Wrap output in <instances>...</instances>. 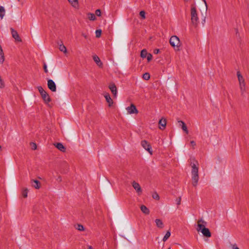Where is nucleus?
I'll use <instances>...</instances> for the list:
<instances>
[{"label": "nucleus", "instance_id": "obj_1", "mask_svg": "<svg viewBox=\"0 0 249 249\" xmlns=\"http://www.w3.org/2000/svg\"><path fill=\"white\" fill-rule=\"evenodd\" d=\"M207 223L203 219L198 220L196 230L197 231H201L203 236L207 237L211 236V233L208 228H206Z\"/></svg>", "mask_w": 249, "mask_h": 249}, {"label": "nucleus", "instance_id": "obj_2", "mask_svg": "<svg viewBox=\"0 0 249 249\" xmlns=\"http://www.w3.org/2000/svg\"><path fill=\"white\" fill-rule=\"evenodd\" d=\"M191 166L192 167V184L196 187L197 184L199 179L198 163L197 161H195L193 163L191 162Z\"/></svg>", "mask_w": 249, "mask_h": 249}, {"label": "nucleus", "instance_id": "obj_3", "mask_svg": "<svg viewBox=\"0 0 249 249\" xmlns=\"http://www.w3.org/2000/svg\"><path fill=\"white\" fill-rule=\"evenodd\" d=\"M237 76L239 81L241 94L242 96H244L245 93L246 92V85L245 79L243 76L241 75L240 71H237Z\"/></svg>", "mask_w": 249, "mask_h": 249}, {"label": "nucleus", "instance_id": "obj_4", "mask_svg": "<svg viewBox=\"0 0 249 249\" xmlns=\"http://www.w3.org/2000/svg\"><path fill=\"white\" fill-rule=\"evenodd\" d=\"M191 19L193 25L197 26L198 23V17L195 6L192 5L191 8Z\"/></svg>", "mask_w": 249, "mask_h": 249}, {"label": "nucleus", "instance_id": "obj_5", "mask_svg": "<svg viewBox=\"0 0 249 249\" xmlns=\"http://www.w3.org/2000/svg\"><path fill=\"white\" fill-rule=\"evenodd\" d=\"M170 44L176 51H178L179 50V47L180 43L179 38L178 36H171L170 39Z\"/></svg>", "mask_w": 249, "mask_h": 249}, {"label": "nucleus", "instance_id": "obj_6", "mask_svg": "<svg viewBox=\"0 0 249 249\" xmlns=\"http://www.w3.org/2000/svg\"><path fill=\"white\" fill-rule=\"evenodd\" d=\"M141 145L142 147L150 154H152V147L149 142L146 140H142L141 142Z\"/></svg>", "mask_w": 249, "mask_h": 249}, {"label": "nucleus", "instance_id": "obj_7", "mask_svg": "<svg viewBox=\"0 0 249 249\" xmlns=\"http://www.w3.org/2000/svg\"><path fill=\"white\" fill-rule=\"evenodd\" d=\"M126 110H127L128 114H129L138 113V110L133 104H131L130 106L127 107L126 108Z\"/></svg>", "mask_w": 249, "mask_h": 249}, {"label": "nucleus", "instance_id": "obj_8", "mask_svg": "<svg viewBox=\"0 0 249 249\" xmlns=\"http://www.w3.org/2000/svg\"><path fill=\"white\" fill-rule=\"evenodd\" d=\"M132 185L134 189L136 191L137 194L140 196L142 193V189L140 185L135 181H133L132 183Z\"/></svg>", "mask_w": 249, "mask_h": 249}, {"label": "nucleus", "instance_id": "obj_9", "mask_svg": "<svg viewBox=\"0 0 249 249\" xmlns=\"http://www.w3.org/2000/svg\"><path fill=\"white\" fill-rule=\"evenodd\" d=\"M47 85L48 88L53 92H55L56 90V88L55 83L53 80L49 79L47 82Z\"/></svg>", "mask_w": 249, "mask_h": 249}, {"label": "nucleus", "instance_id": "obj_10", "mask_svg": "<svg viewBox=\"0 0 249 249\" xmlns=\"http://www.w3.org/2000/svg\"><path fill=\"white\" fill-rule=\"evenodd\" d=\"M108 87L112 94L114 96H116L117 93V90L115 84L113 83H110Z\"/></svg>", "mask_w": 249, "mask_h": 249}, {"label": "nucleus", "instance_id": "obj_11", "mask_svg": "<svg viewBox=\"0 0 249 249\" xmlns=\"http://www.w3.org/2000/svg\"><path fill=\"white\" fill-rule=\"evenodd\" d=\"M11 33L13 37L14 38L16 41L18 42L21 41V39L19 37L18 32L12 28L11 29Z\"/></svg>", "mask_w": 249, "mask_h": 249}, {"label": "nucleus", "instance_id": "obj_12", "mask_svg": "<svg viewBox=\"0 0 249 249\" xmlns=\"http://www.w3.org/2000/svg\"><path fill=\"white\" fill-rule=\"evenodd\" d=\"M107 102L108 104V106L111 107L113 103V100L110 97V95L108 93H106L104 95Z\"/></svg>", "mask_w": 249, "mask_h": 249}, {"label": "nucleus", "instance_id": "obj_13", "mask_svg": "<svg viewBox=\"0 0 249 249\" xmlns=\"http://www.w3.org/2000/svg\"><path fill=\"white\" fill-rule=\"evenodd\" d=\"M159 128L160 129L163 130L165 128L166 125V120L165 119L162 118L161 119L159 122Z\"/></svg>", "mask_w": 249, "mask_h": 249}, {"label": "nucleus", "instance_id": "obj_14", "mask_svg": "<svg viewBox=\"0 0 249 249\" xmlns=\"http://www.w3.org/2000/svg\"><path fill=\"white\" fill-rule=\"evenodd\" d=\"M41 95L45 103L48 104L50 102L51 98L46 91Z\"/></svg>", "mask_w": 249, "mask_h": 249}, {"label": "nucleus", "instance_id": "obj_15", "mask_svg": "<svg viewBox=\"0 0 249 249\" xmlns=\"http://www.w3.org/2000/svg\"><path fill=\"white\" fill-rule=\"evenodd\" d=\"M31 185L36 189H38L40 188V183L37 180L32 179L31 180Z\"/></svg>", "mask_w": 249, "mask_h": 249}, {"label": "nucleus", "instance_id": "obj_16", "mask_svg": "<svg viewBox=\"0 0 249 249\" xmlns=\"http://www.w3.org/2000/svg\"><path fill=\"white\" fill-rule=\"evenodd\" d=\"M178 123L180 124V125L181 127V128L182 129V130L187 134H188V133H189V131L188 130V129H187V127L185 124L184 123V122L182 121H178Z\"/></svg>", "mask_w": 249, "mask_h": 249}, {"label": "nucleus", "instance_id": "obj_17", "mask_svg": "<svg viewBox=\"0 0 249 249\" xmlns=\"http://www.w3.org/2000/svg\"><path fill=\"white\" fill-rule=\"evenodd\" d=\"M93 59L94 62L99 67H101L102 66L103 64L101 62L100 58L98 56L94 55L93 57Z\"/></svg>", "mask_w": 249, "mask_h": 249}, {"label": "nucleus", "instance_id": "obj_18", "mask_svg": "<svg viewBox=\"0 0 249 249\" xmlns=\"http://www.w3.org/2000/svg\"><path fill=\"white\" fill-rule=\"evenodd\" d=\"M55 147L61 152H65L66 150V148L61 143H56L54 144Z\"/></svg>", "mask_w": 249, "mask_h": 249}, {"label": "nucleus", "instance_id": "obj_19", "mask_svg": "<svg viewBox=\"0 0 249 249\" xmlns=\"http://www.w3.org/2000/svg\"><path fill=\"white\" fill-rule=\"evenodd\" d=\"M68 0L73 7H74L75 8H78L79 5H78V0Z\"/></svg>", "mask_w": 249, "mask_h": 249}, {"label": "nucleus", "instance_id": "obj_20", "mask_svg": "<svg viewBox=\"0 0 249 249\" xmlns=\"http://www.w3.org/2000/svg\"><path fill=\"white\" fill-rule=\"evenodd\" d=\"M155 223L158 228L162 229L164 227L162 221L160 219H156L155 220Z\"/></svg>", "mask_w": 249, "mask_h": 249}, {"label": "nucleus", "instance_id": "obj_21", "mask_svg": "<svg viewBox=\"0 0 249 249\" xmlns=\"http://www.w3.org/2000/svg\"><path fill=\"white\" fill-rule=\"evenodd\" d=\"M58 44L59 45V50L65 53H67V50L66 47L63 45L62 42L61 41V43L60 44L58 43Z\"/></svg>", "mask_w": 249, "mask_h": 249}, {"label": "nucleus", "instance_id": "obj_22", "mask_svg": "<svg viewBox=\"0 0 249 249\" xmlns=\"http://www.w3.org/2000/svg\"><path fill=\"white\" fill-rule=\"evenodd\" d=\"M140 208L141 210L143 213L145 214H148L149 213V210L145 205H142Z\"/></svg>", "mask_w": 249, "mask_h": 249}, {"label": "nucleus", "instance_id": "obj_23", "mask_svg": "<svg viewBox=\"0 0 249 249\" xmlns=\"http://www.w3.org/2000/svg\"><path fill=\"white\" fill-rule=\"evenodd\" d=\"M5 10L4 8L2 6H0V18L1 19H2L5 15Z\"/></svg>", "mask_w": 249, "mask_h": 249}, {"label": "nucleus", "instance_id": "obj_24", "mask_svg": "<svg viewBox=\"0 0 249 249\" xmlns=\"http://www.w3.org/2000/svg\"><path fill=\"white\" fill-rule=\"evenodd\" d=\"M88 18L90 20L94 21L96 19V17L95 15L91 13H89L87 14Z\"/></svg>", "mask_w": 249, "mask_h": 249}, {"label": "nucleus", "instance_id": "obj_25", "mask_svg": "<svg viewBox=\"0 0 249 249\" xmlns=\"http://www.w3.org/2000/svg\"><path fill=\"white\" fill-rule=\"evenodd\" d=\"M147 52L146 49H143L141 52V57L142 58H144L146 57Z\"/></svg>", "mask_w": 249, "mask_h": 249}, {"label": "nucleus", "instance_id": "obj_26", "mask_svg": "<svg viewBox=\"0 0 249 249\" xmlns=\"http://www.w3.org/2000/svg\"><path fill=\"white\" fill-rule=\"evenodd\" d=\"M171 235V233H170V231H167L165 234V235H164V236L163 237V241L164 242L166 241L169 238V237Z\"/></svg>", "mask_w": 249, "mask_h": 249}, {"label": "nucleus", "instance_id": "obj_27", "mask_svg": "<svg viewBox=\"0 0 249 249\" xmlns=\"http://www.w3.org/2000/svg\"><path fill=\"white\" fill-rule=\"evenodd\" d=\"M75 228L79 231H83L85 230L84 226L81 224H77Z\"/></svg>", "mask_w": 249, "mask_h": 249}, {"label": "nucleus", "instance_id": "obj_28", "mask_svg": "<svg viewBox=\"0 0 249 249\" xmlns=\"http://www.w3.org/2000/svg\"><path fill=\"white\" fill-rule=\"evenodd\" d=\"M150 74L149 73L147 72L144 73L142 75V78L146 80H149L150 79Z\"/></svg>", "mask_w": 249, "mask_h": 249}, {"label": "nucleus", "instance_id": "obj_29", "mask_svg": "<svg viewBox=\"0 0 249 249\" xmlns=\"http://www.w3.org/2000/svg\"><path fill=\"white\" fill-rule=\"evenodd\" d=\"M22 195L23 197H24V198H26L27 197V196H28V189H25L23 190V191L22 192Z\"/></svg>", "mask_w": 249, "mask_h": 249}, {"label": "nucleus", "instance_id": "obj_30", "mask_svg": "<svg viewBox=\"0 0 249 249\" xmlns=\"http://www.w3.org/2000/svg\"><path fill=\"white\" fill-rule=\"evenodd\" d=\"M37 89H38V91L39 92L40 95H41L42 94H43L44 93H45L46 92V91H45L44 90L43 88L41 86L38 87Z\"/></svg>", "mask_w": 249, "mask_h": 249}, {"label": "nucleus", "instance_id": "obj_31", "mask_svg": "<svg viewBox=\"0 0 249 249\" xmlns=\"http://www.w3.org/2000/svg\"><path fill=\"white\" fill-rule=\"evenodd\" d=\"M101 33H102V31L101 30H97L95 32V34H96V37H99L101 36Z\"/></svg>", "mask_w": 249, "mask_h": 249}, {"label": "nucleus", "instance_id": "obj_32", "mask_svg": "<svg viewBox=\"0 0 249 249\" xmlns=\"http://www.w3.org/2000/svg\"><path fill=\"white\" fill-rule=\"evenodd\" d=\"M4 87V83L0 75V88L2 89Z\"/></svg>", "mask_w": 249, "mask_h": 249}, {"label": "nucleus", "instance_id": "obj_33", "mask_svg": "<svg viewBox=\"0 0 249 249\" xmlns=\"http://www.w3.org/2000/svg\"><path fill=\"white\" fill-rule=\"evenodd\" d=\"M152 197L154 199L156 200H159L160 199V196L157 193H154L152 195Z\"/></svg>", "mask_w": 249, "mask_h": 249}, {"label": "nucleus", "instance_id": "obj_34", "mask_svg": "<svg viewBox=\"0 0 249 249\" xmlns=\"http://www.w3.org/2000/svg\"><path fill=\"white\" fill-rule=\"evenodd\" d=\"M30 145H31V146L32 147V149L33 150H36V148H37V146H36V143H34V142H31L30 143Z\"/></svg>", "mask_w": 249, "mask_h": 249}, {"label": "nucleus", "instance_id": "obj_35", "mask_svg": "<svg viewBox=\"0 0 249 249\" xmlns=\"http://www.w3.org/2000/svg\"><path fill=\"white\" fill-rule=\"evenodd\" d=\"M140 15L143 19H144L145 18V13L144 11H141L140 12Z\"/></svg>", "mask_w": 249, "mask_h": 249}, {"label": "nucleus", "instance_id": "obj_36", "mask_svg": "<svg viewBox=\"0 0 249 249\" xmlns=\"http://www.w3.org/2000/svg\"><path fill=\"white\" fill-rule=\"evenodd\" d=\"M147 59L148 62L151 60L152 58V55L151 53H148L146 55Z\"/></svg>", "mask_w": 249, "mask_h": 249}, {"label": "nucleus", "instance_id": "obj_37", "mask_svg": "<svg viewBox=\"0 0 249 249\" xmlns=\"http://www.w3.org/2000/svg\"><path fill=\"white\" fill-rule=\"evenodd\" d=\"M82 36L85 38L88 39L89 38V34L87 33H82Z\"/></svg>", "mask_w": 249, "mask_h": 249}, {"label": "nucleus", "instance_id": "obj_38", "mask_svg": "<svg viewBox=\"0 0 249 249\" xmlns=\"http://www.w3.org/2000/svg\"><path fill=\"white\" fill-rule=\"evenodd\" d=\"M95 14L96 16L100 17L101 16V12L100 9H97L95 11Z\"/></svg>", "mask_w": 249, "mask_h": 249}, {"label": "nucleus", "instance_id": "obj_39", "mask_svg": "<svg viewBox=\"0 0 249 249\" xmlns=\"http://www.w3.org/2000/svg\"><path fill=\"white\" fill-rule=\"evenodd\" d=\"M43 68H44V71L45 73H48V69H47V65L45 63H44L43 64Z\"/></svg>", "mask_w": 249, "mask_h": 249}, {"label": "nucleus", "instance_id": "obj_40", "mask_svg": "<svg viewBox=\"0 0 249 249\" xmlns=\"http://www.w3.org/2000/svg\"><path fill=\"white\" fill-rule=\"evenodd\" d=\"M176 201H177V205H179L180 204V202H181V197H179L176 200Z\"/></svg>", "mask_w": 249, "mask_h": 249}, {"label": "nucleus", "instance_id": "obj_41", "mask_svg": "<svg viewBox=\"0 0 249 249\" xmlns=\"http://www.w3.org/2000/svg\"><path fill=\"white\" fill-rule=\"evenodd\" d=\"M232 249H239L238 247H237V245L234 244L231 245Z\"/></svg>", "mask_w": 249, "mask_h": 249}, {"label": "nucleus", "instance_id": "obj_42", "mask_svg": "<svg viewBox=\"0 0 249 249\" xmlns=\"http://www.w3.org/2000/svg\"><path fill=\"white\" fill-rule=\"evenodd\" d=\"M160 52V50L159 49H155L154 50V52L153 53H155V54H158Z\"/></svg>", "mask_w": 249, "mask_h": 249}, {"label": "nucleus", "instance_id": "obj_43", "mask_svg": "<svg viewBox=\"0 0 249 249\" xmlns=\"http://www.w3.org/2000/svg\"><path fill=\"white\" fill-rule=\"evenodd\" d=\"M190 143L192 146H196V142L194 141H191Z\"/></svg>", "mask_w": 249, "mask_h": 249}, {"label": "nucleus", "instance_id": "obj_44", "mask_svg": "<svg viewBox=\"0 0 249 249\" xmlns=\"http://www.w3.org/2000/svg\"><path fill=\"white\" fill-rule=\"evenodd\" d=\"M202 1L204 2L206 8H207V4L206 0H202Z\"/></svg>", "mask_w": 249, "mask_h": 249}, {"label": "nucleus", "instance_id": "obj_45", "mask_svg": "<svg viewBox=\"0 0 249 249\" xmlns=\"http://www.w3.org/2000/svg\"><path fill=\"white\" fill-rule=\"evenodd\" d=\"M87 247H88V249H93V248L92 247V246H91L90 245H88Z\"/></svg>", "mask_w": 249, "mask_h": 249}, {"label": "nucleus", "instance_id": "obj_46", "mask_svg": "<svg viewBox=\"0 0 249 249\" xmlns=\"http://www.w3.org/2000/svg\"><path fill=\"white\" fill-rule=\"evenodd\" d=\"M205 19H206V18L204 17V19H203V22H202V24L204 25L205 22Z\"/></svg>", "mask_w": 249, "mask_h": 249}, {"label": "nucleus", "instance_id": "obj_47", "mask_svg": "<svg viewBox=\"0 0 249 249\" xmlns=\"http://www.w3.org/2000/svg\"><path fill=\"white\" fill-rule=\"evenodd\" d=\"M185 1L187 2L189 0H184Z\"/></svg>", "mask_w": 249, "mask_h": 249}, {"label": "nucleus", "instance_id": "obj_48", "mask_svg": "<svg viewBox=\"0 0 249 249\" xmlns=\"http://www.w3.org/2000/svg\"><path fill=\"white\" fill-rule=\"evenodd\" d=\"M168 249H171V248H169Z\"/></svg>", "mask_w": 249, "mask_h": 249}]
</instances>
